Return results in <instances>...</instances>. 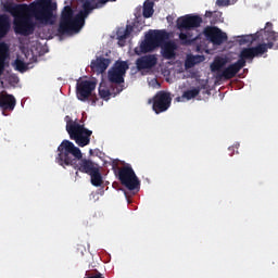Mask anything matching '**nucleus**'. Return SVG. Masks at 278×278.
I'll list each match as a JSON object with an SVG mask.
<instances>
[{
  "label": "nucleus",
  "mask_w": 278,
  "mask_h": 278,
  "mask_svg": "<svg viewBox=\"0 0 278 278\" xmlns=\"http://www.w3.org/2000/svg\"><path fill=\"white\" fill-rule=\"evenodd\" d=\"M115 1L116 0L85 1L83 11H79L76 15L71 5L64 7L59 22V34H61V36L66 34H77L81 30V27L86 25V18H88L92 10H99V8H103L105 3H114Z\"/></svg>",
  "instance_id": "obj_1"
},
{
  "label": "nucleus",
  "mask_w": 278,
  "mask_h": 278,
  "mask_svg": "<svg viewBox=\"0 0 278 278\" xmlns=\"http://www.w3.org/2000/svg\"><path fill=\"white\" fill-rule=\"evenodd\" d=\"M58 155L55 157L56 164L66 168V166H73L75 170L90 175L99 166L94 162L84 159L81 150L75 146L72 141L63 140L58 147Z\"/></svg>",
  "instance_id": "obj_2"
},
{
  "label": "nucleus",
  "mask_w": 278,
  "mask_h": 278,
  "mask_svg": "<svg viewBox=\"0 0 278 278\" xmlns=\"http://www.w3.org/2000/svg\"><path fill=\"white\" fill-rule=\"evenodd\" d=\"M58 9L56 3L51 0H36L30 4H16L9 2L4 4L5 12L12 16L27 12L39 25H53V10Z\"/></svg>",
  "instance_id": "obj_3"
},
{
  "label": "nucleus",
  "mask_w": 278,
  "mask_h": 278,
  "mask_svg": "<svg viewBox=\"0 0 278 278\" xmlns=\"http://www.w3.org/2000/svg\"><path fill=\"white\" fill-rule=\"evenodd\" d=\"M268 49H273V42L260 43L256 47L244 48L241 50L239 60L228 65L222 73H217L216 79L220 81L223 79H233L244 66H247V60L253 62L254 58H262L264 53H268Z\"/></svg>",
  "instance_id": "obj_4"
},
{
  "label": "nucleus",
  "mask_w": 278,
  "mask_h": 278,
  "mask_svg": "<svg viewBox=\"0 0 278 278\" xmlns=\"http://www.w3.org/2000/svg\"><path fill=\"white\" fill-rule=\"evenodd\" d=\"M66 131L78 147H88L90 144V138L92 137V130L86 128L84 124H79L71 119V116H65Z\"/></svg>",
  "instance_id": "obj_5"
},
{
  "label": "nucleus",
  "mask_w": 278,
  "mask_h": 278,
  "mask_svg": "<svg viewBox=\"0 0 278 278\" xmlns=\"http://www.w3.org/2000/svg\"><path fill=\"white\" fill-rule=\"evenodd\" d=\"M170 36L166 30H152L146 35V40L141 41L138 47L135 48L136 55H142V53H151L159 47H162Z\"/></svg>",
  "instance_id": "obj_6"
},
{
  "label": "nucleus",
  "mask_w": 278,
  "mask_h": 278,
  "mask_svg": "<svg viewBox=\"0 0 278 278\" xmlns=\"http://www.w3.org/2000/svg\"><path fill=\"white\" fill-rule=\"evenodd\" d=\"M129 71V64L127 61H117L112 71L109 72V81L111 84H116L114 90V94H121L125 89V86L121 84H125V74Z\"/></svg>",
  "instance_id": "obj_7"
},
{
  "label": "nucleus",
  "mask_w": 278,
  "mask_h": 278,
  "mask_svg": "<svg viewBox=\"0 0 278 278\" xmlns=\"http://www.w3.org/2000/svg\"><path fill=\"white\" fill-rule=\"evenodd\" d=\"M117 179L121 181L122 186L127 188V190H140V179L136 176V172L130 164L117 168Z\"/></svg>",
  "instance_id": "obj_8"
},
{
  "label": "nucleus",
  "mask_w": 278,
  "mask_h": 278,
  "mask_svg": "<svg viewBox=\"0 0 278 278\" xmlns=\"http://www.w3.org/2000/svg\"><path fill=\"white\" fill-rule=\"evenodd\" d=\"M260 36H262V40L266 41L267 45H273L275 47V42L278 40V33L275 30H261L254 35H245L239 37V45H249L255 42V40H260Z\"/></svg>",
  "instance_id": "obj_9"
},
{
  "label": "nucleus",
  "mask_w": 278,
  "mask_h": 278,
  "mask_svg": "<svg viewBox=\"0 0 278 278\" xmlns=\"http://www.w3.org/2000/svg\"><path fill=\"white\" fill-rule=\"evenodd\" d=\"M14 31L20 36H31L36 31V22L30 16H21L14 21Z\"/></svg>",
  "instance_id": "obj_10"
},
{
  "label": "nucleus",
  "mask_w": 278,
  "mask_h": 278,
  "mask_svg": "<svg viewBox=\"0 0 278 278\" xmlns=\"http://www.w3.org/2000/svg\"><path fill=\"white\" fill-rule=\"evenodd\" d=\"M170 103H173L170 93L166 91H159L153 97L152 110L155 114H162V112H166L168 108H170Z\"/></svg>",
  "instance_id": "obj_11"
},
{
  "label": "nucleus",
  "mask_w": 278,
  "mask_h": 278,
  "mask_svg": "<svg viewBox=\"0 0 278 278\" xmlns=\"http://www.w3.org/2000/svg\"><path fill=\"white\" fill-rule=\"evenodd\" d=\"M201 23H203L202 16L188 14L177 20V27L180 31H190L201 27Z\"/></svg>",
  "instance_id": "obj_12"
},
{
  "label": "nucleus",
  "mask_w": 278,
  "mask_h": 278,
  "mask_svg": "<svg viewBox=\"0 0 278 278\" xmlns=\"http://www.w3.org/2000/svg\"><path fill=\"white\" fill-rule=\"evenodd\" d=\"M97 89V83L92 80H81L80 83H77L76 86V94L78 101L86 102L88 101L92 92Z\"/></svg>",
  "instance_id": "obj_13"
},
{
  "label": "nucleus",
  "mask_w": 278,
  "mask_h": 278,
  "mask_svg": "<svg viewBox=\"0 0 278 278\" xmlns=\"http://www.w3.org/2000/svg\"><path fill=\"white\" fill-rule=\"evenodd\" d=\"M204 36L206 40H210L213 45H223V42H227V34L223 33L220 28L216 26H207L204 28Z\"/></svg>",
  "instance_id": "obj_14"
},
{
  "label": "nucleus",
  "mask_w": 278,
  "mask_h": 278,
  "mask_svg": "<svg viewBox=\"0 0 278 278\" xmlns=\"http://www.w3.org/2000/svg\"><path fill=\"white\" fill-rule=\"evenodd\" d=\"M14 108H16V98L5 91L0 92V109L3 116H8L5 112H14Z\"/></svg>",
  "instance_id": "obj_15"
},
{
  "label": "nucleus",
  "mask_w": 278,
  "mask_h": 278,
  "mask_svg": "<svg viewBox=\"0 0 278 278\" xmlns=\"http://www.w3.org/2000/svg\"><path fill=\"white\" fill-rule=\"evenodd\" d=\"M157 64V56L155 54H146L136 60L138 71H149Z\"/></svg>",
  "instance_id": "obj_16"
},
{
  "label": "nucleus",
  "mask_w": 278,
  "mask_h": 278,
  "mask_svg": "<svg viewBox=\"0 0 278 278\" xmlns=\"http://www.w3.org/2000/svg\"><path fill=\"white\" fill-rule=\"evenodd\" d=\"M20 78L16 74H3L0 78V86L4 89L16 88L18 86Z\"/></svg>",
  "instance_id": "obj_17"
},
{
  "label": "nucleus",
  "mask_w": 278,
  "mask_h": 278,
  "mask_svg": "<svg viewBox=\"0 0 278 278\" xmlns=\"http://www.w3.org/2000/svg\"><path fill=\"white\" fill-rule=\"evenodd\" d=\"M162 55L165 60H173L175 58V51L177 50V45L175 41H164L162 46Z\"/></svg>",
  "instance_id": "obj_18"
},
{
  "label": "nucleus",
  "mask_w": 278,
  "mask_h": 278,
  "mask_svg": "<svg viewBox=\"0 0 278 278\" xmlns=\"http://www.w3.org/2000/svg\"><path fill=\"white\" fill-rule=\"evenodd\" d=\"M12 22L10 21V16L5 14L0 15V40L10 34Z\"/></svg>",
  "instance_id": "obj_19"
},
{
  "label": "nucleus",
  "mask_w": 278,
  "mask_h": 278,
  "mask_svg": "<svg viewBox=\"0 0 278 278\" xmlns=\"http://www.w3.org/2000/svg\"><path fill=\"white\" fill-rule=\"evenodd\" d=\"M110 59L100 56L97 60L91 61V68L96 71V73H105L108 66H110Z\"/></svg>",
  "instance_id": "obj_20"
},
{
  "label": "nucleus",
  "mask_w": 278,
  "mask_h": 278,
  "mask_svg": "<svg viewBox=\"0 0 278 278\" xmlns=\"http://www.w3.org/2000/svg\"><path fill=\"white\" fill-rule=\"evenodd\" d=\"M199 94H201V87H195L184 91L182 96L176 98V101H178V103L184 101H190L192 99H197Z\"/></svg>",
  "instance_id": "obj_21"
},
{
  "label": "nucleus",
  "mask_w": 278,
  "mask_h": 278,
  "mask_svg": "<svg viewBox=\"0 0 278 278\" xmlns=\"http://www.w3.org/2000/svg\"><path fill=\"white\" fill-rule=\"evenodd\" d=\"M227 58L217 56L214 59L213 63L211 64L212 73H220L225 66H227Z\"/></svg>",
  "instance_id": "obj_22"
},
{
  "label": "nucleus",
  "mask_w": 278,
  "mask_h": 278,
  "mask_svg": "<svg viewBox=\"0 0 278 278\" xmlns=\"http://www.w3.org/2000/svg\"><path fill=\"white\" fill-rule=\"evenodd\" d=\"M205 18H210L211 25H216V23H220L223 21V12L220 11H206Z\"/></svg>",
  "instance_id": "obj_23"
},
{
  "label": "nucleus",
  "mask_w": 278,
  "mask_h": 278,
  "mask_svg": "<svg viewBox=\"0 0 278 278\" xmlns=\"http://www.w3.org/2000/svg\"><path fill=\"white\" fill-rule=\"evenodd\" d=\"M91 177V184L96 188H99L103 184V176H101V172L99 170V167L93 169L91 174H89Z\"/></svg>",
  "instance_id": "obj_24"
},
{
  "label": "nucleus",
  "mask_w": 278,
  "mask_h": 278,
  "mask_svg": "<svg viewBox=\"0 0 278 278\" xmlns=\"http://www.w3.org/2000/svg\"><path fill=\"white\" fill-rule=\"evenodd\" d=\"M131 31H134V26L131 25H126V28L123 31L118 30L117 31L118 43L121 45V42L127 40V38L131 36Z\"/></svg>",
  "instance_id": "obj_25"
},
{
  "label": "nucleus",
  "mask_w": 278,
  "mask_h": 278,
  "mask_svg": "<svg viewBox=\"0 0 278 278\" xmlns=\"http://www.w3.org/2000/svg\"><path fill=\"white\" fill-rule=\"evenodd\" d=\"M199 37H194L192 38V35H190V33H180L179 34V40L181 42V45H184L185 47H188L192 43H194L195 40H198Z\"/></svg>",
  "instance_id": "obj_26"
},
{
  "label": "nucleus",
  "mask_w": 278,
  "mask_h": 278,
  "mask_svg": "<svg viewBox=\"0 0 278 278\" xmlns=\"http://www.w3.org/2000/svg\"><path fill=\"white\" fill-rule=\"evenodd\" d=\"M155 11L153 10V2H144L143 3V17L144 18H151L153 16V13Z\"/></svg>",
  "instance_id": "obj_27"
},
{
  "label": "nucleus",
  "mask_w": 278,
  "mask_h": 278,
  "mask_svg": "<svg viewBox=\"0 0 278 278\" xmlns=\"http://www.w3.org/2000/svg\"><path fill=\"white\" fill-rule=\"evenodd\" d=\"M99 96L104 101H110V97H112V92L110 91V89L108 87H105L103 85H100V87H99Z\"/></svg>",
  "instance_id": "obj_28"
},
{
  "label": "nucleus",
  "mask_w": 278,
  "mask_h": 278,
  "mask_svg": "<svg viewBox=\"0 0 278 278\" xmlns=\"http://www.w3.org/2000/svg\"><path fill=\"white\" fill-rule=\"evenodd\" d=\"M199 60H201V55L189 56L185 63L186 68H192L193 66H197V64L200 62Z\"/></svg>",
  "instance_id": "obj_29"
},
{
  "label": "nucleus",
  "mask_w": 278,
  "mask_h": 278,
  "mask_svg": "<svg viewBox=\"0 0 278 278\" xmlns=\"http://www.w3.org/2000/svg\"><path fill=\"white\" fill-rule=\"evenodd\" d=\"M15 70L20 73H25L29 68L26 63L23 62V60L16 59L14 62Z\"/></svg>",
  "instance_id": "obj_30"
},
{
  "label": "nucleus",
  "mask_w": 278,
  "mask_h": 278,
  "mask_svg": "<svg viewBox=\"0 0 278 278\" xmlns=\"http://www.w3.org/2000/svg\"><path fill=\"white\" fill-rule=\"evenodd\" d=\"M9 51H10V47H8V43L5 42L0 43V60L5 62V58Z\"/></svg>",
  "instance_id": "obj_31"
},
{
  "label": "nucleus",
  "mask_w": 278,
  "mask_h": 278,
  "mask_svg": "<svg viewBox=\"0 0 278 278\" xmlns=\"http://www.w3.org/2000/svg\"><path fill=\"white\" fill-rule=\"evenodd\" d=\"M231 0H217L216 1V5H219V8H225L227 5H229Z\"/></svg>",
  "instance_id": "obj_32"
},
{
  "label": "nucleus",
  "mask_w": 278,
  "mask_h": 278,
  "mask_svg": "<svg viewBox=\"0 0 278 278\" xmlns=\"http://www.w3.org/2000/svg\"><path fill=\"white\" fill-rule=\"evenodd\" d=\"M4 71H5V61L0 60V79H1V77H3Z\"/></svg>",
  "instance_id": "obj_33"
},
{
  "label": "nucleus",
  "mask_w": 278,
  "mask_h": 278,
  "mask_svg": "<svg viewBox=\"0 0 278 278\" xmlns=\"http://www.w3.org/2000/svg\"><path fill=\"white\" fill-rule=\"evenodd\" d=\"M262 31H273V23L267 22L265 29H262Z\"/></svg>",
  "instance_id": "obj_34"
},
{
  "label": "nucleus",
  "mask_w": 278,
  "mask_h": 278,
  "mask_svg": "<svg viewBox=\"0 0 278 278\" xmlns=\"http://www.w3.org/2000/svg\"><path fill=\"white\" fill-rule=\"evenodd\" d=\"M238 147H240V144H236V146H232V147H229L228 148V151H230V155H233V151H236V149H238Z\"/></svg>",
  "instance_id": "obj_35"
},
{
  "label": "nucleus",
  "mask_w": 278,
  "mask_h": 278,
  "mask_svg": "<svg viewBox=\"0 0 278 278\" xmlns=\"http://www.w3.org/2000/svg\"><path fill=\"white\" fill-rule=\"evenodd\" d=\"M97 101H99V99H97V96H94V98L91 100V105H97Z\"/></svg>",
  "instance_id": "obj_36"
},
{
  "label": "nucleus",
  "mask_w": 278,
  "mask_h": 278,
  "mask_svg": "<svg viewBox=\"0 0 278 278\" xmlns=\"http://www.w3.org/2000/svg\"><path fill=\"white\" fill-rule=\"evenodd\" d=\"M79 175V172H76V177Z\"/></svg>",
  "instance_id": "obj_37"
}]
</instances>
